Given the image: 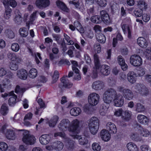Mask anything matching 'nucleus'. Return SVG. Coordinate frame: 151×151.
<instances>
[{"label": "nucleus", "mask_w": 151, "mask_h": 151, "mask_svg": "<svg viewBox=\"0 0 151 151\" xmlns=\"http://www.w3.org/2000/svg\"><path fill=\"white\" fill-rule=\"evenodd\" d=\"M103 99L104 102L108 104L111 103L114 99V104L117 107H121L124 104L122 95L117 94L116 91L112 88L108 89L104 92Z\"/></svg>", "instance_id": "obj_1"}, {"label": "nucleus", "mask_w": 151, "mask_h": 151, "mask_svg": "<svg viewBox=\"0 0 151 151\" xmlns=\"http://www.w3.org/2000/svg\"><path fill=\"white\" fill-rule=\"evenodd\" d=\"M99 126V121L96 117H93L90 120L88 124L90 132L93 134L97 133Z\"/></svg>", "instance_id": "obj_2"}, {"label": "nucleus", "mask_w": 151, "mask_h": 151, "mask_svg": "<svg viewBox=\"0 0 151 151\" xmlns=\"http://www.w3.org/2000/svg\"><path fill=\"white\" fill-rule=\"evenodd\" d=\"M23 142L28 145H32L35 142L36 139L34 137L31 135L29 131H25L23 133Z\"/></svg>", "instance_id": "obj_3"}, {"label": "nucleus", "mask_w": 151, "mask_h": 151, "mask_svg": "<svg viewBox=\"0 0 151 151\" xmlns=\"http://www.w3.org/2000/svg\"><path fill=\"white\" fill-rule=\"evenodd\" d=\"M118 90L119 92L122 93L123 96L126 99L130 100L133 97V93L132 91L129 89L119 86L118 87Z\"/></svg>", "instance_id": "obj_4"}, {"label": "nucleus", "mask_w": 151, "mask_h": 151, "mask_svg": "<svg viewBox=\"0 0 151 151\" xmlns=\"http://www.w3.org/2000/svg\"><path fill=\"white\" fill-rule=\"evenodd\" d=\"M94 60L95 67L93 68L91 74V77L93 78H96L98 76L97 69H99L100 66V63L99 57L96 54L94 55Z\"/></svg>", "instance_id": "obj_5"}, {"label": "nucleus", "mask_w": 151, "mask_h": 151, "mask_svg": "<svg viewBox=\"0 0 151 151\" xmlns=\"http://www.w3.org/2000/svg\"><path fill=\"white\" fill-rule=\"evenodd\" d=\"M99 98L100 96L98 94L95 93H92L88 96V102L91 105L95 106L98 103Z\"/></svg>", "instance_id": "obj_6"}, {"label": "nucleus", "mask_w": 151, "mask_h": 151, "mask_svg": "<svg viewBox=\"0 0 151 151\" xmlns=\"http://www.w3.org/2000/svg\"><path fill=\"white\" fill-rule=\"evenodd\" d=\"M70 121L68 119H63L60 122L58 125V127L60 130L65 131L68 130L70 127Z\"/></svg>", "instance_id": "obj_7"}, {"label": "nucleus", "mask_w": 151, "mask_h": 151, "mask_svg": "<svg viewBox=\"0 0 151 151\" xmlns=\"http://www.w3.org/2000/svg\"><path fill=\"white\" fill-rule=\"evenodd\" d=\"M131 64L134 66H139L142 64V61L141 57L137 55H132L130 58Z\"/></svg>", "instance_id": "obj_8"}, {"label": "nucleus", "mask_w": 151, "mask_h": 151, "mask_svg": "<svg viewBox=\"0 0 151 151\" xmlns=\"http://www.w3.org/2000/svg\"><path fill=\"white\" fill-rule=\"evenodd\" d=\"M104 86V83L102 81H97L93 82L92 88L94 90L99 91L103 89Z\"/></svg>", "instance_id": "obj_9"}, {"label": "nucleus", "mask_w": 151, "mask_h": 151, "mask_svg": "<svg viewBox=\"0 0 151 151\" xmlns=\"http://www.w3.org/2000/svg\"><path fill=\"white\" fill-rule=\"evenodd\" d=\"M50 2L49 0H37L36 4L39 8H45L49 5Z\"/></svg>", "instance_id": "obj_10"}, {"label": "nucleus", "mask_w": 151, "mask_h": 151, "mask_svg": "<svg viewBox=\"0 0 151 151\" xmlns=\"http://www.w3.org/2000/svg\"><path fill=\"white\" fill-rule=\"evenodd\" d=\"M137 74L133 71L129 72L127 74V79L131 84L134 83L136 81Z\"/></svg>", "instance_id": "obj_11"}, {"label": "nucleus", "mask_w": 151, "mask_h": 151, "mask_svg": "<svg viewBox=\"0 0 151 151\" xmlns=\"http://www.w3.org/2000/svg\"><path fill=\"white\" fill-rule=\"evenodd\" d=\"M17 76L19 79L25 80L27 78L28 73L25 70L21 69L17 71Z\"/></svg>", "instance_id": "obj_12"}, {"label": "nucleus", "mask_w": 151, "mask_h": 151, "mask_svg": "<svg viewBox=\"0 0 151 151\" xmlns=\"http://www.w3.org/2000/svg\"><path fill=\"white\" fill-rule=\"evenodd\" d=\"M79 122L77 119H75L72 121L70 126L69 131L71 132H75L79 126Z\"/></svg>", "instance_id": "obj_13"}, {"label": "nucleus", "mask_w": 151, "mask_h": 151, "mask_svg": "<svg viewBox=\"0 0 151 151\" xmlns=\"http://www.w3.org/2000/svg\"><path fill=\"white\" fill-rule=\"evenodd\" d=\"M100 135L102 140L105 141H109L111 138V135L108 130L106 129L102 130L100 132Z\"/></svg>", "instance_id": "obj_14"}, {"label": "nucleus", "mask_w": 151, "mask_h": 151, "mask_svg": "<svg viewBox=\"0 0 151 151\" xmlns=\"http://www.w3.org/2000/svg\"><path fill=\"white\" fill-rule=\"evenodd\" d=\"M15 17L14 19V22L18 24H20L22 21L21 14L18 10L16 9L15 11Z\"/></svg>", "instance_id": "obj_15"}, {"label": "nucleus", "mask_w": 151, "mask_h": 151, "mask_svg": "<svg viewBox=\"0 0 151 151\" xmlns=\"http://www.w3.org/2000/svg\"><path fill=\"white\" fill-rule=\"evenodd\" d=\"M100 72L101 74L104 76H107L110 72L109 67L106 65H100Z\"/></svg>", "instance_id": "obj_16"}, {"label": "nucleus", "mask_w": 151, "mask_h": 151, "mask_svg": "<svg viewBox=\"0 0 151 151\" xmlns=\"http://www.w3.org/2000/svg\"><path fill=\"white\" fill-rule=\"evenodd\" d=\"M132 115L131 111L128 110L123 111L122 118L124 121L128 122L131 119Z\"/></svg>", "instance_id": "obj_17"}, {"label": "nucleus", "mask_w": 151, "mask_h": 151, "mask_svg": "<svg viewBox=\"0 0 151 151\" xmlns=\"http://www.w3.org/2000/svg\"><path fill=\"white\" fill-rule=\"evenodd\" d=\"M65 143L66 148L68 150H71L74 148L75 145V141L67 138L66 139Z\"/></svg>", "instance_id": "obj_18"}, {"label": "nucleus", "mask_w": 151, "mask_h": 151, "mask_svg": "<svg viewBox=\"0 0 151 151\" xmlns=\"http://www.w3.org/2000/svg\"><path fill=\"white\" fill-rule=\"evenodd\" d=\"M50 137L47 134H43L39 138L40 143L43 145L47 144L50 140Z\"/></svg>", "instance_id": "obj_19"}, {"label": "nucleus", "mask_w": 151, "mask_h": 151, "mask_svg": "<svg viewBox=\"0 0 151 151\" xmlns=\"http://www.w3.org/2000/svg\"><path fill=\"white\" fill-rule=\"evenodd\" d=\"M106 128L111 133L115 134L117 132V129L115 125L111 122H109L107 124Z\"/></svg>", "instance_id": "obj_20"}, {"label": "nucleus", "mask_w": 151, "mask_h": 151, "mask_svg": "<svg viewBox=\"0 0 151 151\" xmlns=\"http://www.w3.org/2000/svg\"><path fill=\"white\" fill-rule=\"evenodd\" d=\"M138 133L141 137H148L150 135V132L147 129L144 128L139 129Z\"/></svg>", "instance_id": "obj_21"}, {"label": "nucleus", "mask_w": 151, "mask_h": 151, "mask_svg": "<svg viewBox=\"0 0 151 151\" xmlns=\"http://www.w3.org/2000/svg\"><path fill=\"white\" fill-rule=\"evenodd\" d=\"M74 139H78L79 143L82 145H86L88 143V140L84 137H81L79 135H76L72 136Z\"/></svg>", "instance_id": "obj_22"}, {"label": "nucleus", "mask_w": 151, "mask_h": 151, "mask_svg": "<svg viewBox=\"0 0 151 151\" xmlns=\"http://www.w3.org/2000/svg\"><path fill=\"white\" fill-rule=\"evenodd\" d=\"M59 119V117L57 115H55L51 118L48 121L47 123L48 124L50 127H53L56 125Z\"/></svg>", "instance_id": "obj_23"}, {"label": "nucleus", "mask_w": 151, "mask_h": 151, "mask_svg": "<svg viewBox=\"0 0 151 151\" xmlns=\"http://www.w3.org/2000/svg\"><path fill=\"white\" fill-rule=\"evenodd\" d=\"M101 19L104 23L109 22V17L106 12L105 10H102L100 12Z\"/></svg>", "instance_id": "obj_24"}, {"label": "nucleus", "mask_w": 151, "mask_h": 151, "mask_svg": "<svg viewBox=\"0 0 151 151\" xmlns=\"http://www.w3.org/2000/svg\"><path fill=\"white\" fill-rule=\"evenodd\" d=\"M8 57L9 59L15 61L17 63H19L21 60L20 57L14 53H9L8 54Z\"/></svg>", "instance_id": "obj_25"}, {"label": "nucleus", "mask_w": 151, "mask_h": 151, "mask_svg": "<svg viewBox=\"0 0 151 151\" xmlns=\"http://www.w3.org/2000/svg\"><path fill=\"white\" fill-rule=\"evenodd\" d=\"M137 43L140 47L143 48H146L148 45L146 40L142 37H139L138 38Z\"/></svg>", "instance_id": "obj_26"}, {"label": "nucleus", "mask_w": 151, "mask_h": 151, "mask_svg": "<svg viewBox=\"0 0 151 151\" xmlns=\"http://www.w3.org/2000/svg\"><path fill=\"white\" fill-rule=\"evenodd\" d=\"M61 83L63 84V86L68 88H71L73 84L71 82H69V80L67 78V76L65 77H63L61 79Z\"/></svg>", "instance_id": "obj_27"}, {"label": "nucleus", "mask_w": 151, "mask_h": 151, "mask_svg": "<svg viewBox=\"0 0 151 151\" xmlns=\"http://www.w3.org/2000/svg\"><path fill=\"white\" fill-rule=\"evenodd\" d=\"M118 63L121 65L122 69L123 70H126L127 68V65L125 63L124 60L121 55L118 57Z\"/></svg>", "instance_id": "obj_28"}, {"label": "nucleus", "mask_w": 151, "mask_h": 151, "mask_svg": "<svg viewBox=\"0 0 151 151\" xmlns=\"http://www.w3.org/2000/svg\"><path fill=\"white\" fill-rule=\"evenodd\" d=\"M137 119L138 121L142 124H147L148 122V119L145 116L141 115L139 114L137 116Z\"/></svg>", "instance_id": "obj_29"}, {"label": "nucleus", "mask_w": 151, "mask_h": 151, "mask_svg": "<svg viewBox=\"0 0 151 151\" xmlns=\"http://www.w3.org/2000/svg\"><path fill=\"white\" fill-rule=\"evenodd\" d=\"M127 147L129 151H138V148L136 145L132 142L128 143Z\"/></svg>", "instance_id": "obj_30"}, {"label": "nucleus", "mask_w": 151, "mask_h": 151, "mask_svg": "<svg viewBox=\"0 0 151 151\" xmlns=\"http://www.w3.org/2000/svg\"><path fill=\"white\" fill-rule=\"evenodd\" d=\"M56 3L57 6L62 10L67 12H69V9L63 2L58 1L56 2Z\"/></svg>", "instance_id": "obj_31"}, {"label": "nucleus", "mask_w": 151, "mask_h": 151, "mask_svg": "<svg viewBox=\"0 0 151 151\" xmlns=\"http://www.w3.org/2000/svg\"><path fill=\"white\" fill-rule=\"evenodd\" d=\"M96 39L99 42L102 43H105L106 40L105 36L101 33H97Z\"/></svg>", "instance_id": "obj_32"}, {"label": "nucleus", "mask_w": 151, "mask_h": 151, "mask_svg": "<svg viewBox=\"0 0 151 151\" xmlns=\"http://www.w3.org/2000/svg\"><path fill=\"white\" fill-rule=\"evenodd\" d=\"M5 135L7 139H14L15 138V136L13 131L9 130H6Z\"/></svg>", "instance_id": "obj_33"}, {"label": "nucleus", "mask_w": 151, "mask_h": 151, "mask_svg": "<svg viewBox=\"0 0 151 151\" xmlns=\"http://www.w3.org/2000/svg\"><path fill=\"white\" fill-rule=\"evenodd\" d=\"M53 146L54 147V149L56 150H60L63 147V144L60 141H57L53 144Z\"/></svg>", "instance_id": "obj_34"}, {"label": "nucleus", "mask_w": 151, "mask_h": 151, "mask_svg": "<svg viewBox=\"0 0 151 151\" xmlns=\"http://www.w3.org/2000/svg\"><path fill=\"white\" fill-rule=\"evenodd\" d=\"M74 25L76 29L81 33L84 32V29L81 24L78 21H75L74 23Z\"/></svg>", "instance_id": "obj_35"}, {"label": "nucleus", "mask_w": 151, "mask_h": 151, "mask_svg": "<svg viewBox=\"0 0 151 151\" xmlns=\"http://www.w3.org/2000/svg\"><path fill=\"white\" fill-rule=\"evenodd\" d=\"M81 112V109L78 107H74L70 111V114L73 116H77Z\"/></svg>", "instance_id": "obj_36"}, {"label": "nucleus", "mask_w": 151, "mask_h": 151, "mask_svg": "<svg viewBox=\"0 0 151 151\" xmlns=\"http://www.w3.org/2000/svg\"><path fill=\"white\" fill-rule=\"evenodd\" d=\"M8 110L7 105L6 104H3L1 108V113L3 115H5L8 113Z\"/></svg>", "instance_id": "obj_37"}, {"label": "nucleus", "mask_w": 151, "mask_h": 151, "mask_svg": "<svg viewBox=\"0 0 151 151\" xmlns=\"http://www.w3.org/2000/svg\"><path fill=\"white\" fill-rule=\"evenodd\" d=\"M37 11H35L33 12L31 15L29 17V20L28 22V24H33L34 21L37 18Z\"/></svg>", "instance_id": "obj_38"}, {"label": "nucleus", "mask_w": 151, "mask_h": 151, "mask_svg": "<svg viewBox=\"0 0 151 151\" xmlns=\"http://www.w3.org/2000/svg\"><path fill=\"white\" fill-rule=\"evenodd\" d=\"M122 29L124 34L127 31L128 33V37L130 38L131 37V33L129 27L127 24H123L122 25Z\"/></svg>", "instance_id": "obj_39"}, {"label": "nucleus", "mask_w": 151, "mask_h": 151, "mask_svg": "<svg viewBox=\"0 0 151 151\" xmlns=\"http://www.w3.org/2000/svg\"><path fill=\"white\" fill-rule=\"evenodd\" d=\"M145 110L143 105L140 103H137L136 106V111L138 113L144 112Z\"/></svg>", "instance_id": "obj_40"}, {"label": "nucleus", "mask_w": 151, "mask_h": 151, "mask_svg": "<svg viewBox=\"0 0 151 151\" xmlns=\"http://www.w3.org/2000/svg\"><path fill=\"white\" fill-rule=\"evenodd\" d=\"M130 137L132 140L136 141H143L142 137L139 136L137 133L132 134L131 135Z\"/></svg>", "instance_id": "obj_41"}, {"label": "nucleus", "mask_w": 151, "mask_h": 151, "mask_svg": "<svg viewBox=\"0 0 151 151\" xmlns=\"http://www.w3.org/2000/svg\"><path fill=\"white\" fill-rule=\"evenodd\" d=\"M19 32L20 35L23 37H26L28 34L27 29L25 27L20 28L19 30Z\"/></svg>", "instance_id": "obj_42"}, {"label": "nucleus", "mask_w": 151, "mask_h": 151, "mask_svg": "<svg viewBox=\"0 0 151 151\" xmlns=\"http://www.w3.org/2000/svg\"><path fill=\"white\" fill-rule=\"evenodd\" d=\"M12 11V9L9 7L6 8L5 13L4 15V17L6 19H8L10 18Z\"/></svg>", "instance_id": "obj_43"}, {"label": "nucleus", "mask_w": 151, "mask_h": 151, "mask_svg": "<svg viewBox=\"0 0 151 151\" xmlns=\"http://www.w3.org/2000/svg\"><path fill=\"white\" fill-rule=\"evenodd\" d=\"M137 5L141 9H146L147 8V4L144 0H139L138 1Z\"/></svg>", "instance_id": "obj_44"}, {"label": "nucleus", "mask_w": 151, "mask_h": 151, "mask_svg": "<svg viewBox=\"0 0 151 151\" xmlns=\"http://www.w3.org/2000/svg\"><path fill=\"white\" fill-rule=\"evenodd\" d=\"M29 77L31 78H35L37 75V70L35 68L32 69L29 72Z\"/></svg>", "instance_id": "obj_45"}, {"label": "nucleus", "mask_w": 151, "mask_h": 151, "mask_svg": "<svg viewBox=\"0 0 151 151\" xmlns=\"http://www.w3.org/2000/svg\"><path fill=\"white\" fill-rule=\"evenodd\" d=\"M17 98V96L15 94L13 96L11 97L9 99L8 104L10 106H14L16 103V98Z\"/></svg>", "instance_id": "obj_46"}, {"label": "nucleus", "mask_w": 151, "mask_h": 151, "mask_svg": "<svg viewBox=\"0 0 151 151\" xmlns=\"http://www.w3.org/2000/svg\"><path fill=\"white\" fill-rule=\"evenodd\" d=\"M59 76V72L57 71H55L53 75L52 76V83H54L56 82L58 80Z\"/></svg>", "instance_id": "obj_47"}, {"label": "nucleus", "mask_w": 151, "mask_h": 151, "mask_svg": "<svg viewBox=\"0 0 151 151\" xmlns=\"http://www.w3.org/2000/svg\"><path fill=\"white\" fill-rule=\"evenodd\" d=\"M91 21L96 23H100L101 20L99 16H95L92 17L91 19Z\"/></svg>", "instance_id": "obj_48"}, {"label": "nucleus", "mask_w": 151, "mask_h": 151, "mask_svg": "<svg viewBox=\"0 0 151 151\" xmlns=\"http://www.w3.org/2000/svg\"><path fill=\"white\" fill-rule=\"evenodd\" d=\"M8 147L7 145L5 142H0V149L2 151H6Z\"/></svg>", "instance_id": "obj_49"}, {"label": "nucleus", "mask_w": 151, "mask_h": 151, "mask_svg": "<svg viewBox=\"0 0 151 151\" xmlns=\"http://www.w3.org/2000/svg\"><path fill=\"white\" fill-rule=\"evenodd\" d=\"M25 91V90L24 88H21L20 86L17 85L15 89V92L16 93H19L22 96L23 94V93Z\"/></svg>", "instance_id": "obj_50"}, {"label": "nucleus", "mask_w": 151, "mask_h": 151, "mask_svg": "<svg viewBox=\"0 0 151 151\" xmlns=\"http://www.w3.org/2000/svg\"><path fill=\"white\" fill-rule=\"evenodd\" d=\"M92 149L94 151H100L101 149V146L97 143H93L92 145Z\"/></svg>", "instance_id": "obj_51"}, {"label": "nucleus", "mask_w": 151, "mask_h": 151, "mask_svg": "<svg viewBox=\"0 0 151 151\" xmlns=\"http://www.w3.org/2000/svg\"><path fill=\"white\" fill-rule=\"evenodd\" d=\"M5 34L10 39L13 38L14 36V35L13 32L11 30L7 29L5 31Z\"/></svg>", "instance_id": "obj_52"}, {"label": "nucleus", "mask_w": 151, "mask_h": 151, "mask_svg": "<svg viewBox=\"0 0 151 151\" xmlns=\"http://www.w3.org/2000/svg\"><path fill=\"white\" fill-rule=\"evenodd\" d=\"M145 87L143 84L138 83L136 86L135 89L138 92L140 93L144 87Z\"/></svg>", "instance_id": "obj_53"}, {"label": "nucleus", "mask_w": 151, "mask_h": 151, "mask_svg": "<svg viewBox=\"0 0 151 151\" xmlns=\"http://www.w3.org/2000/svg\"><path fill=\"white\" fill-rule=\"evenodd\" d=\"M97 4L101 7H104L107 4L106 0H95Z\"/></svg>", "instance_id": "obj_54"}, {"label": "nucleus", "mask_w": 151, "mask_h": 151, "mask_svg": "<svg viewBox=\"0 0 151 151\" xmlns=\"http://www.w3.org/2000/svg\"><path fill=\"white\" fill-rule=\"evenodd\" d=\"M11 48L13 51L17 52L19 50V46L18 44L14 43L12 44Z\"/></svg>", "instance_id": "obj_55"}, {"label": "nucleus", "mask_w": 151, "mask_h": 151, "mask_svg": "<svg viewBox=\"0 0 151 151\" xmlns=\"http://www.w3.org/2000/svg\"><path fill=\"white\" fill-rule=\"evenodd\" d=\"M146 70L143 68H140L138 70L137 75L138 76L141 77L143 76L145 73Z\"/></svg>", "instance_id": "obj_56"}, {"label": "nucleus", "mask_w": 151, "mask_h": 151, "mask_svg": "<svg viewBox=\"0 0 151 151\" xmlns=\"http://www.w3.org/2000/svg\"><path fill=\"white\" fill-rule=\"evenodd\" d=\"M134 15L137 17H141L142 14V11L141 9H136L134 12Z\"/></svg>", "instance_id": "obj_57"}, {"label": "nucleus", "mask_w": 151, "mask_h": 151, "mask_svg": "<svg viewBox=\"0 0 151 151\" xmlns=\"http://www.w3.org/2000/svg\"><path fill=\"white\" fill-rule=\"evenodd\" d=\"M94 49L95 52L99 53L101 50V47L99 44H95L94 46Z\"/></svg>", "instance_id": "obj_58"}, {"label": "nucleus", "mask_w": 151, "mask_h": 151, "mask_svg": "<svg viewBox=\"0 0 151 151\" xmlns=\"http://www.w3.org/2000/svg\"><path fill=\"white\" fill-rule=\"evenodd\" d=\"M123 110L122 109H119L116 110L114 113V115L116 116H121L122 117V114Z\"/></svg>", "instance_id": "obj_59"}, {"label": "nucleus", "mask_w": 151, "mask_h": 151, "mask_svg": "<svg viewBox=\"0 0 151 151\" xmlns=\"http://www.w3.org/2000/svg\"><path fill=\"white\" fill-rule=\"evenodd\" d=\"M75 48L73 46L70 47V50L68 51L67 53L70 57H73L74 55H73V51L74 50Z\"/></svg>", "instance_id": "obj_60"}, {"label": "nucleus", "mask_w": 151, "mask_h": 151, "mask_svg": "<svg viewBox=\"0 0 151 151\" xmlns=\"http://www.w3.org/2000/svg\"><path fill=\"white\" fill-rule=\"evenodd\" d=\"M140 94L144 96H147L149 94V91L148 89L145 86L144 87Z\"/></svg>", "instance_id": "obj_61"}, {"label": "nucleus", "mask_w": 151, "mask_h": 151, "mask_svg": "<svg viewBox=\"0 0 151 151\" xmlns=\"http://www.w3.org/2000/svg\"><path fill=\"white\" fill-rule=\"evenodd\" d=\"M146 55L148 59L151 60V48L146 50Z\"/></svg>", "instance_id": "obj_62"}, {"label": "nucleus", "mask_w": 151, "mask_h": 151, "mask_svg": "<svg viewBox=\"0 0 151 151\" xmlns=\"http://www.w3.org/2000/svg\"><path fill=\"white\" fill-rule=\"evenodd\" d=\"M142 18L144 22H147L150 19V15L147 14H144L142 15Z\"/></svg>", "instance_id": "obj_63"}, {"label": "nucleus", "mask_w": 151, "mask_h": 151, "mask_svg": "<svg viewBox=\"0 0 151 151\" xmlns=\"http://www.w3.org/2000/svg\"><path fill=\"white\" fill-rule=\"evenodd\" d=\"M142 151H150V150L148 146L146 145H143L140 147Z\"/></svg>", "instance_id": "obj_64"}]
</instances>
